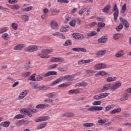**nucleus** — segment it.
<instances>
[{"mask_svg": "<svg viewBox=\"0 0 131 131\" xmlns=\"http://www.w3.org/2000/svg\"><path fill=\"white\" fill-rule=\"evenodd\" d=\"M75 75H67L63 77H60L57 79L56 80H55L52 83H51L50 84V86H54L55 85H57V84H58V83H60V82H61V81H62L63 79H64V80L68 79V80L72 81L73 80V77H75Z\"/></svg>", "mask_w": 131, "mask_h": 131, "instance_id": "1", "label": "nucleus"}, {"mask_svg": "<svg viewBox=\"0 0 131 131\" xmlns=\"http://www.w3.org/2000/svg\"><path fill=\"white\" fill-rule=\"evenodd\" d=\"M110 84H106L103 85V88L101 90V92H106L108 90H111V91H114L115 90H117L118 88H120L121 86V82L118 81L116 82L113 86H111Z\"/></svg>", "mask_w": 131, "mask_h": 131, "instance_id": "2", "label": "nucleus"}, {"mask_svg": "<svg viewBox=\"0 0 131 131\" xmlns=\"http://www.w3.org/2000/svg\"><path fill=\"white\" fill-rule=\"evenodd\" d=\"M80 110L83 112H88V111H102L103 110V106H93L90 107V105L87 104L85 106V107H81Z\"/></svg>", "mask_w": 131, "mask_h": 131, "instance_id": "3", "label": "nucleus"}, {"mask_svg": "<svg viewBox=\"0 0 131 131\" xmlns=\"http://www.w3.org/2000/svg\"><path fill=\"white\" fill-rule=\"evenodd\" d=\"M53 52H54L53 49H42L40 53H38V55L40 58L47 59L50 58V56L48 55V54H51Z\"/></svg>", "mask_w": 131, "mask_h": 131, "instance_id": "4", "label": "nucleus"}, {"mask_svg": "<svg viewBox=\"0 0 131 131\" xmlns=\"http://www.w3.org/2000/svg\"><path fill=\"white\" fill-rule=\"evenodd\" d=\"M38 50L37 46L32 45L27 47L25 49V52H28L29 53H32V52H35Z\"/></svg>", "mask_w": 131, "mask_h": 131, "instance_id": "5", "label": "nucleus"}, {"mask_svg": "<svg viewBox=\"0 0 131 131\" xmlns=\"http://www.w3.org/2000/svg\"><path fill=\"white\" fill-rule=\"evenodd\" d=\"M113 11H115L114 13V19L116 22L117 21V18L118 17V15H119V10L117 8V5L115 4L113 7Z\"/></svg>", "mask_w": 131, "mask_h": 131, "instance_id": "6", "label": "nucleus"}, {"mask_svg": "<svg viewBox=\"0 0 131 131\" xmlns=\"http://www.w3.org/2000/svg\"><path fill=\"white\" fill-rule=\"evenodd\" d=\"M108 95H110V93H102L101 94H98L94 96L93 99L95 100H101L104 98H106Z\"/></svg>", "mask_w": 131, "mask_h": 131, "instance_id": "7", "label": "nucleus"}, {"mask_svg": "<svg viewBox=\"0 0 131 131\" xmlns=\"http://www.w3.org/2000/svg\"><path fill=\"white\" fill-rule=\"evenodd\" d=\"M53 63H58L59 62H64V58L60 57H54L50 59V60Z\"/></svg>", "mask_w": 131, "mask_h": 131, "instance_id": "8", "label": "nucleus"}, {"mask_svg": "<svg viewBox=\"0 0 131 131\" xmlns=\"http://www.w3.org/2000/svg\"><path fill=\"white\" fill-rule=\"evenodd\" d=\"M73 37L75 38V39H77L78 40H82V39H84V35L81 34H77L76 33H74L73 34Z\"/></svg>", "mask_w": 131, "mask_h": 131, "instance_id": "9", "label": "nucleus"}, {"mask_svg": "<svg viewBox=\"0 0 131 131\" xmlns=\"http://www.w3.org/2000/svg\"><path fill=\"white\" fill-rule=\"evenodd\" d=\"M106 67V64L103 63H97L94 66V68H95L96 70H101V69H105Z\"/></svg>", "mask_w": 131, "mask_h": 131, "instance_id": "10", "label": "nucleus"}, {"mask_svg": "<svg viewBox=\"0 0 131 131\" xmlns=\"http://www.w3.org/2000/svg\"><path fill=\"white\" fill-rule=\"evenodd\" d=\"M50 119V116H43L39 117L35 120V122H41V121H46V120H49Z\"/></svg>", "mask_w": 131, "mask_h": 131, "instance_id": "11", "label": "nucleus"}, {"mask_svg": "<svg viewBox=\"0 0 131 131\" xmlns=\"http://www.w3.org/2000/svg\"><path fill=\"white\" fill-rule=\"evenodd\" d=\"M20 113L21 114H26L28 116L30 117H32V114H30V112L29 111V108H23L20 110Z\"/></svg>", "mask_w": 131, "mask_h": 131, "instance_id": "12", "label": "nucleus"}, {"mask_svg": "<svg viewBox=\"0 0 131 131\" xmlns=\"http://www.w3.org/2000/svg\"><path fill=\"white\" fill-rule=\"evenodd\" d=\"M28 94V92L26 90H24L23 92L20 94L18 97V100H22V99H24L25 97L27 96Z\"/></svg>", "mask_w": 131, "mask_h": 131, "instance_id": "13", "label": "nucleus"}, {"mask_svg": "<svg viewBox=\"0 0 131 131\" xmlns=\"http://www.w3.org/2000/svg\"><path fill=\"white\" fill-rule=\"evenodd\" d=\"M124 55H125V51L120 50L116 53L115 57L116 58H120V57H122L124 56Z\"/></svg>", "mask_w": 131, "mask_h": 131, "instance_id": "14", "label": "nucleus"}, {"mask_svg": "<svg viewBox=\"0 0 131 131\" xmlns=\"http://www.w3.org/2000/svg\"><path fill=\"white\" fill-rule=\"evenodd\" d=\"M50 26L53 29H58V28L59 27L58 23L56 20H51L50 22Z\"/></svg>", "mask_w": 131, "mask_h": 131, "instance_id": "15", "label": "nucleus"}, {"mask_svg": "<svg viewBox=\"0 0 131 131\" xmlns=\"http://www.w3.org/2000/svg\"><path fill=\"white\" fill-rule=\"evenodd\" d=\"M58 73L56 71H49L47 73L43 74L44 77H48V76H51V75H57Z\"/></svg>", "mask_w": 131, "mask_h": 131, "instance_id": "16", "label": "nucleus"}, {"mask_svg": "<svg viewBox=\"0 0 131 131\" xmlns=\"http://www.w3.org/2000/svg\"><path fill=\"white\" fill-rule=\"evenodd\" d=\"M96 35H97V32L96 31H92L90 33H85V38L89 39L90 37H92Z\"/></svg>", "mask_w": 131, "mask_h": 131, "instance_id": "17", "label": "nucleus"}, {"mask_svg": "<svg viewBox=\"0 0 131 131\" xmlns=\"http://www.w3.org/2000/svg\"><path fill=\"white\" fill-rule=\"evenodd\" d=\"M23 48H25V45L24 44H19V45L15 46L13 48V50L14 51H17V50L20 51V50H22V49H23Z\"/></svg>", "mask_w": 131, "mask_h": 131, "instance_id": "18", "label": "nucleus"}, {"mask_svg": "<svg viewBox=\"0 0 131 131\" xmlns=\"http://www.w3.org/2000/svg\"><path fill=\"white\" fill-rule=\"evenodd\" d=\"M120 21L123 23L124 26L125 28H128L129 25H128V22L126 21V20L124 19V18L122 17H120Z\"/></svg>", "mask_w": 131, "mask_h": 131, "instance_id": "19", "label": "nucleus"}, {"mask_svg": "<svg viewBox=\"0 0 131 131\" xmlns=\"http://www.w3.org/2000/svg\"><path fill=\"white\" fill-rule=\"evenodd\" d=\"M106 53V51L105 50H100L96 53V56L97 57H103V56H104V55H105Z\"/></svg>", "mask_w": 131, "mask_h": 131, "instance_id": "20", "label": "nucleus"}, {"mask_svg": "<svg viewBox=\"0 0 131 131\" xmlns=\"http://www.w3.org/2000/svg\"><path fill=\"white\" fill-rule=\"evenodd\" d=\"M57 96H58V93H57V92L49 93L46 95L47 98H55V97H57Z\"/></svg>", "mask_w": 131, "mask_h": 131, "instance_id": "21", "label": "nucleus"}, {"mask_svg": "<svg viewBox=\"0 0 131 131\" xmlns=\"http://www.w3.org/2000/svg\"><path fill=\"white\" fill-rule=\"evenodd\" d=\"M86 85H88V83L84 81H82L81 82L76 83L75 86H83V88H85Z\"/></svg>", "mask_w": 131, "mask_h": 131, "instance_id": "22", "label": "nucleus"}, {"mask_svg": "<svg viewBox=\"0 0 131 131\" xmlns=\"http://www.w3.org/2000/svg\"><path fill=\"white\" fill-rule=\"evenodd\" d=\"M92 62V60L90 59H87V60H80L78 62V65H82V64H86L88 63H91Z\"/></svg>", "mask_w": 131, "mask_h": 131, "instance_id": "23", "label": "nucleus"}, {"mask_svg": "<svg viewBox=\"0 0 131 131\" xmlns=\"http://www.w3.org/2000/svg\"><path fill=\"white\" fill-rule=\"evenodd\" d=\"M98 42L100 43H106L107 42V38L106 36H102L101 38L98 40Z\"/></svg>", "mask_w": 131, "mask_h": 131, "instance_id": "24", "label": "nucleus"}, {"mask_svg": "<svg viewBox=\"0 0 131 131\" xmlns=\"http://www.w3.org/2000/svg\"><path fill=\"white\" fill-rule=\"evenodd\" d=\"M47 107H49V104L44 103V104H40L36 106V108L37 109H43V108H47Z\"/></svg>", "mask_w": 131, "mask_h": 131, "instance_id": "25", "label": "nucleus"}, {"mask_svg": "<svg viewBox=\"0 0 131 131\" xmlns=\"http://www.w3.org/2000/svg\"><path fill=\"white\" fill-rule=\"evenodd\" d=\"M2 38L5 41H7L10 39V36L8 33H4L2 35Z\"/></svg>", "mask_w": 131, "mask_h": 131, "instance_id": "26", "label": "nucleus"}, {"mask_svg": "<svg viewBox=\"0 0 131 131\" xmlns=\"http://www.w3.org/2000/svg\"><path fill=\"white\" fill-rule=\"evenodd\" d=\"M69 26H63L61 27L60 29V32H67V31H69Z\"/></svg>", "mask_w": 131, "mask_h": 131, "instance_id": "27", "label": "nucleus"}, {"mask_svg": "<svg viewBox=\"0 0 131 131\" xmlns=\"http://www.w3.org/2000/svg\"><path fill=\"white\" fill-rule=\"evenodd\" d=\"M110 9H111V5H107L102 10V12L103 13H108V12H109Z\"/></svg>", "mask_w": 131, "mask_h": 131, "instance_id": "28", "label": "nucleus"}, {"mask_svg": "<svg viewBox=\"0 0 131 131\" xmlns=\"http://www.w3.org/2000/svg\"><path fill=\"white\" fill-rule=\"evenodd\" d=\"M58 70H59V71H61V72H64L68 70V68L66 66H63L62 67H59Z\"/></svg>", "mask_w": 131, "mask_h": 131, "instance_id": "29", "label": "nucleus"}, {"mask_svg": "<svg viewBox=\"0 0 131 131\" xmlns=\"http://www.w3.org/2000/svg\"><path fill=\"white\" fill-rule=\"evenodd\" d=\"M1 125L3 127H9V126H10V122L9 121L2 122L1 123Z\"/></svg>", "mask_w": 131, "mask_h": 131, "instance_id": "30", "label": "nucleus"}, {"mask_svg": "<svg viewBox=\"0 0 131 131\" xmlns=\"http://www.w3.org/2000/svg\"><path fill=\"white\" fill-rule=\"evenodd\" d=\"M21 19L24 21V22H26V21H28L29 20V16L26 14H24L21 15Z\"/></svg>", "mask_w": 131, "mask_h": 131, "instance_id": "31", "label": "nucleus"}, {"mask_svg": "<svg viewBox=\"0 0 131 131\" xmlns=\"http://www.w3.org/2000/svg\"><path fill=\"white\" fill-rule=\"evenodd\" d=\"M83 126H84V127H93V126H95V124L93 123H83Z\"/></svg>", "mask_w": 131, "mask_h": 131, "instance_id": "32", "label": "nucleus"}, {"mask_svg": "<svg viewBox=\"0 0 131 131\" xmlns=\"http://www.w3.org/2000/svg\"><path fill=\"white\" fill-rule=\"evenodd\" d=\"M121 112V108H118L117 109H115L110 112L111 114H115V113H119V112Z\"/></svg>", "mask_w": 131, "mask_h": 131, "instance_id": "33", "label": "nucleus"}, {"mask_svg": "<svg viewBox=\"0 0 131 131\" xmlns=\"http://www.w3.org/2000/svg\"><path fill=\"white\" fill-rule=\"evenodd\" d=\"M106 74H107L106 72L104 71H100L96 74V76H98V75H100V76H104V75H106Z\"/></svg>", "mask_w": 131, "mask_h": 131, "instance_id": "34", "label": "nucleus"}, {"mask_svg": "<svg viewBox=\"0 0 131 131\" xmlns=\"http://www.w3.org/2000/svg\"><path fill=\"white\" fill-rule=\"evenodd\" d=\"M62 116H64V117H71L72 116H74V113H66L63 115Z\"/></svg>", "mask_w": 131, "mask_h": 131, "instance_id": "35", "label": "nucleus"}, {"mask_svg": "<svg viewBox=\"0 0 131 131\" xmlns=\"http://www.w3.org/2000/svg\"><path fill=\"white\" fill-rule=\"evenodd\" d=\"M116 80V77H111L106 78V81L107 82H111V81H115Z\"/></svg>", "mask_w": 131, "mask_h": 131, "instance_id": "36", "label": "nucleus"}, {"mask_svg": "<svg viewBox=\"0 0 131 131\" xmlns=\"http://www.w3.org/2000/svg\"><path fill=\"white\" fill-rule=\"evenodd\" d=\"M69 94H79V91L77 89H75V90H71L69 91Z\"/></svg>", "mask_w": 131, "mask_h": 131, "instance_id": "37", "label": "nucleus"}, {"mask_svg": "<svg viewBox=\"0 0 131 131\" xmlns=\"http://www.w3.org/2000/svg\"><path fill=\"white\" fill-rule=\"evenodd\" d=\"M86 76H89L90 75H92L93 73H95L96 72L94 70H88L86 71Z\"/></svg>", "mask_w": 131, "mask_h": 131, "instance_id": "38", "label": "nucleus"}, {"mask_svg": "<svg viewBox=\"0 0 131 131\" xmlns=\"http://www.w3.org/2000/svg\"><path fill=\"white\" fill-rule=\"evenodd\" d=\"M33 9V7L32 6H29L26 8H24L22 9V11H24V12H29V11H31Z\"/></svg>", "mask_w": 131, "mask_h": 131, "instance_id": "39", "label": "nucleus"}, {"mask_svg": "<svg viewBox=\"0 0 131 131\" xmlns=\"http://www.w3.org/2000/svg\"><path fill=\"white\" fill-rule=\"evenodd\" d=\"M36 74H33L29 78V80H32V81H36V78H35Z\"/></svg>", "mask_w": 131, "mask_h": 131, "instance_id": "40", "label": "nucleus"}, {"mask_svg": "<svg viewBox=\"0 0 131 131\" xmlns=\"http://www.w3.org/2000/svg\"><path fill=\"white\" fill-rule=\"evenodd\" d=\"M128 98V96L127 95V94H124L123 97L120 99V100L126 101V100H127Z\"/></svg>", "mask_w": 131, "mask_h": 131, "instance_id": "41", "label": "nucleus"}, {"mask_svg": "<svg viewBox=\"0 0 131 131\" xmlns=\"http://www.w3.org/2000/svg\"><path fill=\"white\" fill-rule=\"evenodd\" d=\"M11 26L12 28V29H13V30H17V29H18V24H16V23H12L11 24Z\"/></svg>", "mask_w": 131, "mask_h": 131, "instance_id": "42", "label": "nucleus"}, {"mask_svg": "<svg viewBox=\"0 0 131 131\" xmlns=\"http://www.w3.org/2000/svg\"><path fill=\"white\" fill-rule=\"evenodd\" d=\"M47 126V123H44L40 124L38 127V129H41V128H45V127Z\"/></svg>", "mask_w": 131, "mask_h": 131, "instance_id": "43", "label": "nucleus"}, {"mask_svg": "<svg viewBox=\"0 0 131 131\" xmlns=\"http://www.w3.org/2000/svg\"><path fill=\"white\" fill-rule=\"evenodd\" d=\"M102 104V101H100V100H97L94 101L93 103V105L94 106H98L99 105H101Z\"/></svg>", "mask_w": 131, "mask_h": 131, "instance_id": "44", "label": "nucleus"}, {"mask_svg": "<svg viewBox=\"0 0 131 131\" xmlns=\"http://www.w3.org/2000/svg\"><path fill=\"white\" fill-rule=\"evenodd\" d=\"M107 120H108L107 119H99L98 120V123L104 124V123H106V122H107Z\"/></svg>", "mask_w": 131, "mask_h": 131, "instance_id": "45", "label": "nucleus"}, {"mask_svg": "<svg viewBox=\"0 0 131 131\" xmlns=\"http://www.w3.org/2000/svg\"><path fill=\"white\" fill-rule=\"evenodd\" d=\"M114 106L113 105H108L105 107V110H104V112H106V111H110L111 109H113Z\"/></svg>", "mask_w": 131, "mask_h": 131, "instance_id": "46", "label": "nucleus"}, {"mask_svg": "<svg viewBox=\"0 0 131 131\" xmlns=\"http://www.w3.org/2000/svg\"><path fill=\"white\" fill-rule=\"evenodd\" d=\"M23 117H24V115H21V114H18L16 115L14 117V119H20L21 118H23Z\"/></svg>", "mask_w": 131, "mask_h": 131, "instance_id": "47", "label": "nucleus"}, {"mask_svg": "<svg viewBox=\"0 0 131 131\" xmlns=\"http://www.w3.org/2000/svg\"><path fill=\"white\" fill-rule=\"evenodd\" d=\"M126 11V4H124L122 7L121 13H124Z\"/></svg>", "mask_w": 131, "mask_h": 131, "instance_id": "48", "label": "nucleus"}, {"mask_svg": "<svg viewBox=\"0 0 131 131\" xmlns=\"http://www.w3.org/2000/svg\"><path fill=\"white\" fill-rule=\"evenodd\" d=\"M66 19L64 20L65 23H68L70 21L71 17H69V15L67 14L65 16Z\"/></svg>", "mask_w": 131, "mask_h": 131, "instance_id": "49", "label": "nucleus"}, {"mask_svg": "<svg viewBox=\"0 0 131 131\" xmlns=\"http://www.w3.org/2000/svg\"><path fill=\"white\" fill-rule=\"evenodd\" d=\"M72 43L70 41V40H67L65 43L63 45L64 47H68V46H71Z\"/></svg>", "mask_w": 131, "mask_h": 131, "instance_id": "50", "label": "nucleus"}, {"mask_svg": "<svg viewBox=\"0 0 131 131\" xmlns=\"http://www.w3.org/2000/svg\"><path fill=\"white\" fill-rule=\"evenodd\" d=\"M24 122H25V121L23 120H19L18 122L16 123V125L17 126H21V125H22V124H23Z\"/></svg>", "mask_w": 131, "mask_h": 131, "instance_id": "51", "label": "nucleus"}, {"mask_svg": "<svg viewBox=\"0 0 131 131\" xmlns=\"http://www.w3.org/2000/svg\"><path fill=\"white\" fill-rule=\"evenodd\" d=\"M31 68V63L30 62H28L26 64L25 68L27 70L30 69Z\"/></svg>", "mask_w": 131, "mask_h": 131, "instance_id": "52", "label": "nucleus"}, {"mask_svg": "<svg viewBox=\"0 0 131 131\" xmlns=\"http://www.w3.org/2000/svg\"><path fill=\"white\" fill-rule=\"evenodd\" d=\"M123 28V25L122 24H120L116 28V30L117 31H120L121 30V29Z\"/></svg>", "mask_w": 131, "mask_h": 131, "instance_id": "53", "label": "nucleus"}, {"mask_svg": "<svg viewBox=\"0 0 131 131\" xmlns=\"http://www.w3.org/2000/svg\"><path fill=\"white\" fill-rule=\"evenodd\" d=\"M11 9L12 10H19V9H20V6L18 5H14L12 6Z\"/></svg>", "mask_w": 131, "mask_h": 131, "instance_id": "54", "label": "nucleus"}, {"mask_svg": "<svg viewBox=\"0 0 131 131\" xmlns=\"http://www.w3.org/2000/svg\"><path fill=\"white\" fill-rule=\"evenodd\" d=\"M42 75H39L36 78V81H40V80H42Z\"/></svg>", "mask_w": 131, "mask_h": 131, "instance_id": "55", "label": "nucleus"}, {"mask_svg": "<svg viewBox=\"0 0 131 131\" xmlns=\"http://www.w3.org/2000/svg\"><path fill=\"white\" fill-rule=\"evenodd\" d=\"M76 24V21L74 20H73L70 22V26H72L73 27H74V26H75Z\"/></svg>", "mask_w": 131, "mask_h": 131, "instance_id": "56", "label": "nucleus"}, {"mask_svg": "<svg viewBox=\"0 0 131 131\" xmlns=\"http://www.w3.org/2000/svg\"><path fill=\"white\" fill-rule=\"evenodd\" d=\"M57 66H58V64L54 63L52 65H50L49 66V68L50 69H55V68H56Z\"/></svg>", "mask_w": 131, "mask_h": 131, "instance_id": "57", "label": "nucleus"}, {"mask_svg": "<svg viewBox=\"0 0 131 131\" xmlns=\"http://www.w3.org/2000/svg\"><path fill=\"white\" fill-rule=\"evenodd\" d=\"M8 3L9 4L14 5V4H17L18 3V0H9Z\"/></svg>", "mask_w": 131, "mask_h": 131, "instance_id": "58", "label": "nucleus"}, {"mask_svg": "<svg viewBox=\"0 0 131 131\" xmlns=\"http://www.w3.org/2000/svg\"><path fill=\"white\" fill-rule=\"evenodd\" d=\"M7 31H8L7 28H2L1 30L0 33H4V32H7Z\"/></svg>", "mask_w": 131, "mask_h": 131, "instance_id": "59", "label": "nucleus"}, {"mask_svg": "<svg viewBox=\"0 0 131 131\" xmlns=\"http://www.w3.org/2000/svg\"><path fill=\"white\" fill-rule=\"evenodd\" d=\"M98 27H105V23H99L97 25Z\"/></svg>", "mask_w": 131, "mask_h": 131, "instance_id": "60", "label": "nucleus"}, {"mask_svg": "<svg viewBox=\"0 0 131 131\" xmlns=\"http://www.w3.org/2000/svg\"><path fill=\"white\" fill-rule=\"evenodd\" d=\"M86 11V9L85 8H82L81 10H79V13L81 15L84 13Z\"/></svg>", "mask_w": 131, "mask_h": 131, "instance_id": "61", "label": "nucleus"}, {"mask_svg": "<svg viewBox=\"0 0 131 131\" xmlns=\"http://www.w3.org/2000/svg\"><path fill=\"white\" fill-rule=\"evenodd\" d=\"M0 10H2V11H5V12H8L9 9L3 7V6L0 5Z\"/></svg>", "mask_w": 131, "mask_h": 131, "instance_id": "62", "label": "nucleus"}, {"mask_svg": "<svg viewBox=\"0 0 131 131\" xmlns=\"http://www.w3.org/2000/svg\"><path fill=\"white\" fill-rule=\"evenodd\" d=\"M29 111L30 112V114H31L32 113H36V110L35 109H31V108H29Z\"/></svg>", "mask_w": 131, "mask_h": 131, "instance_id": "63", "label": "nucleus"}, {"mask_svg": "<svg viewBox=\"0 0 131 131\" xmlns=\"http://www.w3.org/2000/svg\"><path fill=\"white\" fill-rule=\"evenodd\" d=\"M119 38V34L117 33L114 35V39L116 40V39H118Z\"/></svg>", "mask_w": 131, "mask_h": 131, "instance_id": "64", "label": "nucleus"}]
</instances>
